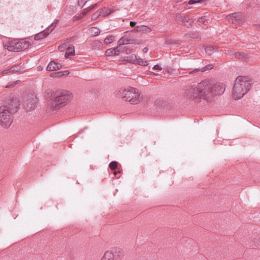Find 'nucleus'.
<instances>
[{
  "instance_id": "nucleus-31",
  "label": "nucleus",
  "mask_w": 260,
  "mask_h": 260,
  "mask_svg": "<svg viewBox=\"0 0 260 260\" xmlns=\"http://www.w3.org/2000/svg\"><path fill=\"white\" fill-rule=\"evenodd\" d=\"M50 76L53 78L60 77H61V74L60 71L51 73Z\"/></svg>"
},
{
  "instance_id": "nucleus-20",
  "label": "nucleus",
  "mask_w": 260,
  "mask_h": 260,
  "mask_svg": "<svg viewBox=\"0 0 260 260\" xmlns=\"http://www.w3.org/2000/svg\"><path fill=\"white\" fill-rule=\"evenodd\" d=\"M205 50L207 54L210 55L214 52L217 51V48L216 47H214L212 46H208L205 48Z\"/></svg>"
},
{
  "instance_id": "nucleus-26",
  "label": "nucleus",
  "mask_w": 260,
  "mask_h": 260,
  "mask_svg": "<svg viewBox=\"0 0 260 260\" xmlns=\"http://www.w3.org/2000/svg\"><path fill=\"white\" fill-rule=\"evenodd\" d=\"M58 20H56L54 22H53L51 25H50L45 30L46 32H48V35L54 29V28L56 26Z\"/></svg>"
},
{
  "instance_id": "nucleus-21",
  "label": "nucleus",
  "mask_w": 260,
  "mask_h": 260,
  "mask_svg": "<svg viewBox=\"0 0 260 260\" xmlns=\"http://www.w3.org/2000/svg\"><path fill=\"white\" fill-rule=\"evenodd\" d=\"M235 57L239 59H243L244 60H246L248 58L247 54L240 52H236L235 53Z\"/></svg>"
},
{
  "instance_id": "nucleus-5",
  "label": "nucleus",
  "mask_w": 260,
  "mask_h": 260,
  "mask_svg": "<svg viewBox=\"0 0 260 260\" xmlns=\"http://www.w3.org/2000/svg\"><path fill=\"white\" fill-rule=\"evenodd\" d=\"M31 43L26 39H22L19 41L14 40L6 44L5 47L10 51L19 52L27 49Z\"/></svg>"
},
{
  "instance_id": "nucleus-44",
  "label": "nucleus",
  "mask_w": 260,
  "mask_h": 260,
  "mask_svg": "<svg viewBox=\"0 0 260 260\" xmlns=\"http://www.w3.org/2000/svg\"><path fill=\"white\" fill-rule=\"evenodd\" d=\"M143 51H144V52H146L148 51V49L147 48H144L143 49Z\"/></svg>"
},
{
  "instance_id": "nucleus-18",
  "label": "nucleus",
  "mask_w": 260,
  "mask_h": 260,
  "mask_svg": "<svg viewBox=\"0 0 260 260\" xmlns=\"http://www.w3.org/2000/svg\"><path fill=\"white\" fill-rule=\"evenodd\" d=\"M117 48H112L107 49L105 52V54L107 56L111 55H119V53H117Z\"/></svg>"
},
{
  "instance_id": "nucleus-35",
  "label": "nucleus",
  "mask_w": 260,
  "mask_h": 260,
  "mask_svg": "<svg viewBox=\"0 0 260 260\" xmlns=\"http://www.w3.org/2000/svg\"><path fill=\"white\" fill-rule=\"evenodd\" d=\"M206 20V17L205 16H203V17H201L200 18H199L198 19V22H199V24L200 25L201 24H203L205 22Z\"/></svg>"
},
{
  "instance_id": "nucleus-28",
  "label": "nucleus",
  "mask_w": 260,
  "mask_h": 260,
  "mask_svg": "<svg viewBox=\"0 0 260 260\" xmlns=\"http://www.w3.org/2000/svg\"><path fill=\"white\" fill-rule=\"evenodd\" d=\"M114 37L113 36H109L107 37L104 40V43L106 44H109L114 41Z\"/></svg>"
},
{
  "instance_id": "nucleus-45",
  "label": "nucleus",
  "mask_w": 260,
  "mask_h": 260,
  "mask_svg": "<svg viewBox=\"0 0 260 260\" xmlns=\"http://www.w3.org/2000/svg\"><path fill=\"white\" fill-rule=\"evenodd\" d=\"M19 82V80L17 81L16 82H14V84L13 85H12L11 86H14L15 85L17 82Z\"/></svg>"
},
{
  "instance_id": "nucleus-7",
  "label": "nucleus",
  "mask_w": 260,
  "mask_h": 260,
  "mask_svg": "<svg viewBox=\"0 0 260 260\" xmlns=\"http://www.w3.org/2000/svg\"><path fill=\"white\" fill-rule=\"evenodd\" d=\"M37 102V97L32 94L27 95L23 99V105L27 111L34 109L36 107Z\"/></svg>"
},
{
  "instance_id": "nucleus-29",
  "label": "nucleus",
  "mask_w": 260,
  "mask_h": 260,
  "mask_svg": "<svg viewBox=\"0 0 260 260\" xmlns=\"http://www.w3.org/2000/svg\"><path fill=\"white\" fill-rule=\"evenodd\" d=\"M118 166V162L115 161H113L111 162L109 164V168L112 170H115L117 169Z\"/></svg>"
},
{
  "instance_id": "nucleus-38",
  "label": "nucleus",
  "mask_w": 260,
  "mask_h": 260,
  "mask_svg": "<svg viewBox=\"0 0 260 260\" xmlns=\"http://www.w3.org/2000/svg\"><path fill=\"white\" fill-rule=\"evenodd\" d=\"M61 72V76H67L69 74H70V72L69 71H60Z\"/></svg>"
},
{
  "instance_id": "nucleus-32",
  "label": "nucleus",
  "mask_w": 260,
  "mask_h": 260,
  "mask_svg": "<svg viewBox=\"0 0 260 260\" xmlns=\"http://www.w3.org/2000/svg\"><path fill=\"white\" fill-rule=\"evenodd\" d=\"M89 0H78V5L81 7H83L84 5Z\"/></svg>"
},
{
  "instance_id": "nucleus-14",
  "label": "nucleus",
  "mask_w": 260,
  "mask_h": 260,
  "mask_svg": "<svg viewBox=\"0 0 260 260\" xmlns=\"http://www.w3.org/2000/svg\"><path fill=\"white\" fill-rule=\"evenodd\" d=\"M214 67V66L213 64H208L207 66H206L205 67L202 68V69H194V70H193L192 71H191L189 72V74H192V73H197L198 72H205L207 70H211L212 69H213Z\"/></svg>"
},
{
  "instance_id": "nucleus-30",
  "label": "nucleus",
  "mask_w": 260,
  "mask_h": 260,
  "mask_svg": "<svg viewBox=\"0 0 260 260\" xmlns=\"http://www.w3.org/2000/svg\"><path fill=\"white\" fill-rule=\"evenodd\" d=\"M136 64H138L143 66H147L148 64L147 61L143 60L141 58L137 59Z\"/></svg>"
},
{
  "instance_id": "nucleus-46",
  "label": "nucleus",
  "mask_w": 260,
  "mask_h": 260,
  "mask_svg": "<svg viewBox=\"0 0 260 260\" xmlns=\"http://www.w3.org/2000/svg\"><path fill=\"white\" fill-rule=\"evenodd\" d=\"M117 172H114V175H116V174H117Z\"/></svg>"
},
{
  "instance_id": "nucleus-39",
  "label": "nucleus",
  "mask_w": 260,
  "mask_h": 260,
  "mask_svg": "<svg viewBox=\"0 0 260 260\" xmlns=\"http://www.w3.org/2000/svg\"><path fill=\"white\" fill-rule=\"evenodd\" d=\"M153 70H158V71H160L161 70L162 68L160 66H159V65L158 64H156L155 66H154V67H153Z\"/></svg>"
},
{
  "instance_id": "nucleus-3",
  "label": "nucleus",
  "mask_w": 260,
  "mask_h": 260,
  "mask_svg": "<svg viewBox=\"0 0 260 260\" xmlns=\"http://www.w3.org/2000/svg\"><path fill=\"white\" fill-rule=\"evenodd\" d=\"M251 84L247 77H238L235 82L233 89V97L235 99H239L243 96L249 90Z\"/></svg>"
},
{
  "instance_id": "nucleus-9",
  "label": "nucleus",
  "mask_w": 260,
  "mask_h": 260,
  "mask_svg": "<svg viewBox=\"0 0 260 260\" xmlns=\"http://www.w3.org/2000/svg\"><path fill=\"white\" fill-rule=\"evenodd\" d=\"M226 19L235 25H240L242 23V19L239 13H235L226 17Z\"/></svg>"
},
{
  "instance_id": "nucleus-12",
  "label": "nucleus",
  "mask_w": 260,
  "mask_h": 260,
  "mask_svg": "<svg viewBox=\"0 0 260 260\" xmlns=\"http://www.w3.org/2000/svg\"><path fill=\"white\" fill-rule=\"evenodd\" d=\"M151 31V29L146 25H138L136 28L133 29L132 32L137 31V32H142L143 33H148L150 32Z\"/></svg>"
},
{
  "instance_id": "nucleus-41",
  "label": "nucleus",
  "mask_w": 260,
  "mask_h": 260,
  "mask_svg": "<svg viewBox=\"0 0 260 260\" xmlns=\"http://www.w3.org/2000/svg\"><path fill=\"white\" fill-rule=\"evenodd\" d=\"M8 73H10V69H8V70H4V71H3L2 72V76L4 75L5 74H6Z\"/></svg>"
},
{
  "instance_id": "nucleus-33",
  "label": "nucleus",
  "mask_w": 260,
  "mask_h": 260,
  "mask_svg": "<svg viewBox=\"0 0 260 260\" xmlns=\"http://www.w3.org/2000/svg\"><path fill=\"white\" fill-rule=\"evenodd\" d=\"M97 5H98L97 4H95L93 5H92V6L89 7L88 8H86V9H84V11L86 13L89 12L91 10L94 9L95 8V7H96Z\"/></svg>"
},
{
  "instance_id": "nucleus-34",
  "label": "nucleus",
  "mask_w": 260,
  "mask_h": 260,
  "mask_svg": "<svg viewBox=\"0 0 260 260\" xmlns=\"http://www.w3.org/2000/svg\"><path fill=\"white\" fill-rule=\"evenodd\" d=\"M203 0H189L188 2V4L189 5H193L197 3H201L203 2Z\"/></svg>"
},
{
  "instance_id": "nucleus-36",
  "label": "nucleus",
  "mask_w": 260,
  "mask_h": 260,
  "mask_svg": "<svg viewBox=\"0 0 260 260\" xmlns=\"http://www.w3.org/2000/svg\"><path fill=\"white\" fill-rule=\"evenodd\" d=\"M67 44L68 43H64L63 45H59L58 46V49L62 51H63V50L66 48V47H67Z\"/></svg>"
},
{
  "instance_id": "nucleus-19",
  "label": "nucleus",
  "mask_w": 260,
  "mask_h": 260,
  "mask_svg": "<svg viewBox=\"0 0 260 260\" xmlns=\"http://www.w3.org/2000/svg\"><path fill=\"white\" fill-rule=\"evenodd\" d=\"M137 59L136 55L132 54L129 56H125L124 59L128 62L136 64Z\"/></svg>"
},
{
  "instance_id": "nucleus-24",
  "label": "nucleus",
  "mask_w": 260,
  "mask_h": 260,
  "mask_svg": "<svg viewBox=\"0 0 260 260\" xmlns=\"http://www.w3.org/2000/svg\"><path fill=\"white\" fill-rule=\"evenodd\" d=\"M9 69L10 72L14 74L20 72L22 70V68L19 65H14Z\"/></svg>"
},
{
  "instance_id": "nucleus-2",
  "label": "nucleus",
  "mask_w": 260,
  "mask_h": 260,
  "mask_svg": "<svg viewBox=\"0 0 260 260\" xmlns=\"http://www.w3.org/2000/svg\"><path fill=\"white\" fill-rule=\"evenodd\" d=\"M50 98V107L54 110L69 102L72 98V94L67 90H57L51 92Z\"/></svg>"
},
{
  "instance_id": "nucleus-22",
  "label": "nucleus",
  "mask_w": 260,
  "mask_h": 260,
  "mask_svg": "<svg viewBox=\"0 0 260 260\" xmlns=\"http://www.w3.org/2000/svg\"><path fill=\"white\" fill-rule=\"evenodd\" d=\"M112 13V11L109 9L104 8L100 10L99 12V15L103 16H106Z\"/></svg>"
},
{
  "instance_id": "nucleus-10",
  "label": "nucleus",
  "mask_w": 260,
  "mask_h": 260,
  "mask_svg": "<svg viewBox=\"0 0 260 260\" xmlns=\"http://www.w3.org/2000/svg\"><path fill=\"white\" fill-rule=\"evenodd\" d=\"M117 53H119V54L124 53L128 54L132 53V50L128 47V46H125V44H118V46L117 47Z\"/></svg>"
},
{
  "instance_id": "nucleus-4",
  "label": "nucleus",
  "mask_w": 260,
  "mask_h": 260,
  "mask_svg": "<svg viewBox=\"0 0 260 260\" xmlns=\"http://www.w3.org/2000/svg\"><path fill=\"white\" fill-rule=\"evenodd\" d=\"M117 95L126 101H129L132 104H137L142 99L138 90L134 87H129L126 89L120 88L117 91Z\"/></svg>"
},
{
  "instance_id": "nucleus-42",
  "label": "nucleus",
  "mask_w": 260,
  "mask_h": 260,
  "mask_svg": "<svg viewBox=\"0 0 260 260\" xmlns=\"http://www.w3.org/2000/svg\"><path fill=\"white\" fill-rule=\"evenodd\" d=\"M93 43H94L95 45H97V46H100V45H101V44H102L101 42H100L99 41H98V40L95 41L93 42Z\"/></svg>"
},
{
  "instance_id": "nucleus-17",
  "label": "nucleus",
  "mask_w": 260,
  "mask_h": 260,
  "mask_svg": "<svg viewBox=\"0 0 260 260\" xmlns=\"http://www.w3.org/2000/svg\"><path fill=\"white\" fill-rule=\"evenodd\" d=\"M48 35V32H46L45 30H44L43 31L36 35L34 39L35 40H41V39L46 37Z\"/></svg>"
},
{
  "instance_id": "nucleus-11",
  "label": "nucleus",
  "mask_w": 260,
  "mask_h": 260,
  "mask_svg": "<svg viewBox=\"0 0 260 260\" xmlns=\"http://www.w3.org/2000/svg\"><path fill=\"white\" fill-rule=\"evenodd\" d=\"M61 67L62 66L60 64L57 63L54 61H51L47 67L46 70L49 71H53L59 70Z\"/></svg>"
},
{
  "instance_id": "nucleus-6",
  "label": "nucleus",
  "mask_w": 260,
  "mask_h": 260,
  "mask_svg": "<svg viewBox=\"0 0 260 260\" xmlns=\"http://www.w3.org/2000/svg\"><path fill=\"white\" fill-rule=\"evenodd\" d=\"M12 114L5 107H0V125L8 128L10 126L12 122Z\"/></svg>"
},
{
  "instance_id": "nucleus-37",
  "label": "nucleus",
  "mask_w": 260,
  "mask_h": 260,
  "mask_svg": "<svg viewBox=\"0 0 260 260\" xmlns=\"http://www.w3.org/2000/svg\"><path fill=\"white\" fill-rule=\"evenodd\" d=\"M236 52H235L234 50H228L226 54L235 57V53H236Z\"/></svg>"
},
{
  "instance_id": "nucleus-25",
  "label": "nucleus",
  "mask_w": 260,
  "mask_h": 260,
  "mask_svg": "<svg viewBox=\"0 0 260 260\" xmlns=\"http://www.w3.org/2000/svg\"><path fill=\"white\" fill-rule=\"evenodd\" d=\"M182 22L185 26H186L187 27H189L191 25L193 21L191 18L185 17L183 18Z\"/></svg>"
},
{
  "instance_id": "nucleus-43",
  "label": "nucleus",
  "mask_w": 260,
  "mask_h": 260,
  "mask_svg": "<svg viewBox=\"0 0 260 260\" xmlns=\"http://www.w3.org/2000/svg\"><path fill=\"white\" fill-rule=\"evenodd\" d=\"M136 22H135V21H131V22H130V26H131V27H134V26H135L136 25Z\"/></svg>"
},
{
  "instance_id": "nucleus-15",
  "label": "nucleus",
  "mask_w": 260,
  "mask_h": 260,
  "mask_svg": "<svg viewBox=\"0 0 260 260\" xmlns=\"http://www.w3.org/2000/svg\"><path fill=\"white\" fill-rule=\"evenodd\" d=\"M100 260H115L112 252L107 251Z\"/></svg>"
},
{
  "instance_id": "nucleus-13",
  "label": "nucleus",
  "mask_w": 260,
  "mask_h": 260,
  "mask_svg": "<svg viewBox=\"0 0 260 260\" xmlns=\"http://www.w3.org/2000/svg\"><path fill=\"white\" fill-rule=\"evenodd\" d=\"M115 260H120L123 256V252L119 248H116L112 252Z\"/></svg>"
},
{
  "instance_id": "nucleus-23",
  "label": "nucleus",
  "mask_w": 260,
  "mask_h": 260,
  "mask_svg": "<svg viewBox=\"0 0 260 260\" xmlns=\"http://www.w3.org/2000/svg\"><path fill=\"white\" fill-rule=\"evenodd\" d=\"M75 54V49L74 47L69 46L67 47V51L65 54L66 57H68L71 55H73Z\"/></svg>"
},
{
  "instance_id": "nucleus-16",
  "label": "nucleus",
  "mask_w": 260,
  "mask_h": 260,
  "mask_svg": "<svg viewBox=\"0 0 260 260\" xmlns=\"http://www.w3.org/2000/svg\"><path fill=\"white\" fill-rule=\"evenodd\" d=\"M132 40L130 38L129 36H127L125 35L123 36L118 41V44H128L131 42Z\"/></svg>"
},
{
  "instance_id": "nucleus-40",
  "label": "nucleus",
  "mask_w": 260,
  "mask_h": 260,
  "mask_svg": "<svg viewBox=\"0 0 260 260\" xmlns=\"http://www.w3.org/2000/svg\"><path fill=\"white\" fill-rule=\"evenodd\" d=\"M76 38V36H73V37L70 38L69 39V42H72L74 41L75 40Z\"/></svg>"
},
{
  "instance_id": "nucleus-8",
  "label": "nucleus",
  "mask_w": 260,
  "mask_h": 260,
  "mask_svg": "<svg viewBox=\"0 0 260 260\" xmlns=\"http://www.w3.org/2000/svg\"><path fill=\"white\" fill-rule=\"evenodd\" d=\"M19 100L17 98H10L8 100V103L4 107H5L12 114L17 111L19 105Z\"/></svg>"
},
{
  "instance_id": "nucleus-1",
  "label": "nucleus",
  "mask_w": 260,
  "mask_h": 260,
  "mask_svg": "<svg viewBox=\"0 0 260 260\" xmlns=\"http://www.w3.org/2000/svg\"><path fill=\"white\" fill-rule=\"evenodd\" d=\"M224 90L225 86L223 83L205 80L197 85L186 86L184 89V96L196 102L201 99L210 102L214 96L222 94Z\"/></svg>"
},
{
  "instance_id": "nucleus-27",
  "label": "nucleus",
  "mask_w": 260,
  "mask_h": 260,
  "mask_svg": "<svg viewBox=\"0 0 260 260\" xmlns=\"http://www.w3.org/2000/svg\"><path fill=\"white\" fill-rule=\"evenodd\" d=\"M89 31L91 33V35L95 36L100 34V30L96 27H92L89 29Z\"/></svg>"
}]
</instances>
